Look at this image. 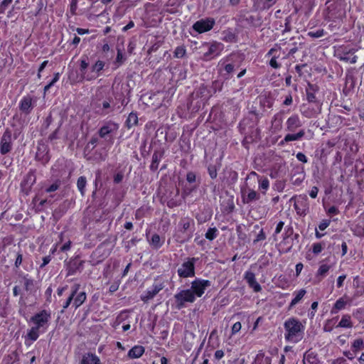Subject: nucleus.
I'll use <instances>...</instances> for the list:
<instances>
[{"instance_id":"nucleus-1","label":"nucleus","mask_w":364,"mask_h":364,"mask_svg":"<svg viewBox=\"0 0 364 364\" xmlns=\"http://www.w3.org/2000/svg\"><path fill=\"white\" fill-rule=\"evenodd\" d=\"M284 338L288 342L296 343L304 336V326L296 318H289L284 323Z\"/></svg>"},{"instance_id":"nucleus-2","label":"nucleus","mask_w":364,"mask_h":364,"mask_svg":"<svg viewBox=\"0 0 364 364\" xmlns=\"http://www.w3.org/2000/svg\"><path fill=\"white\" fill-rule=\"evenodd\" d=\"M198 260L196 257H187L177 270L178 275L181 278L193 277L195 276V264Z\"/></svg>"},{"instance_id":"nucleus-3","label":"nucleus","mask_w":364,"mask_h":364,"mask_svg":"<svg viewBox=\"0 0 364 364\" xmlns=\"http://www.w3.org/2000/svg\"><path fill=\"white\" fill-rule=\"evenodd\" d=\"M356 50L354 48L341 46L336 50L335 56L341 61L353 64L357 60V56L354 55Z\"/></svg>"},{"instance_id":"nucleus-4","label":"nucleus","mask_w":364,"mask_h":364,"mask_svg":"<svg viewBox=\"0 0 364 364\" xmlns=\"http://www.w3.org/2000/svg\"><path fill=\"white\" fill-rule=\"evenodd\" d=\"M174 299L178 309L183 308L186 302L193 303L196 301L194 292L190 289L180 291L174 295Z\"/></svg>"},{"instance_id":"nucleus-5","label":"nucleus","mask_w":364,"mask_h":364,"mask_svg":"<svg viewBox=\"0 0 364 364\" xmlns=\"http://www.w3.org/2000/svg\"><path fill=\"white\" fill-rule=\"evenodd\" d=\"M204 48H207V50L203 53L201 58L203 60L208 61L220 54L223 46L215 42L211 44H205Z\"/></svg>"},{"instance_id":"nucleus-6","label":"nucleus","mask_w":364,"mask_h":364,"mask_svg":"<svg viewBox=\"0 0 364 364\" xmlns=\"http://www.w3.org/2000/svg\"><path fill=\"white\" fill-rule=\"evenodd\" d=\"M13 148L12 134L9 129H6L1 137L0 153L5 155L10 152Z\"/></svg>"},{"instance_id":"nucleus-7","label":"nucleus","mask_w":364,"mask_h":364,"mask_svg":"<svg viewBox=\"0 0 364 364\" xmlns=\"http://www.w3.org/2000/svg\"><path fill=\"white\" fill-rule=\"evenodd\" d=\"M211 282L209 280L196 279L191 282V287L190 289L194 292L195 296L200 297L204 294L205 290L210 287Z\"/></svg>"},{"instance_id":"nucleus-8","label":"nucleus","mask_w":364,"mask_h":364,"mask_svg":"<svg viewBox=\"0 0 364 364\" xmlns=\"http://www.w3.org/2000/svg\"><path fill=\"white\" fill-rule=\"evenodd\" d=\"M165 285L163 282L155 280V282L152 287L147 289L143 294L141 295L140 298L144 302L152 299L161 290L164 288Z\"/></svg>"},{"instance_id":"nucleus-9","label":"nucleus","mask_w":364,"mask_h":364,"mask_svg":"<svg viewBox=\"0 0 364 364\" xmlns=\"http://www.w3.org/2000/svg\"><path fill=\"white\" fill-rule=\"evenodd\" d=\"M119 124L113 121L109 120L105 122L98 131L99 136L102 139H105L108 136H112L115 134L119 129Z\"/></svg>"},{"instance_id":"nucleus-10","label":"nucleus","mask_w":364,"mask_h":364,"mask_svg":"<svg viewBox=\"0 0 364 364\" xmlns=\"http://www.w3.org/2000/svg\"><path fill=\"white\" fill-rule=\"evenodd\" d=\"M215 20L212 18H207L197 21L193 25V28L198 33H203L210 31L214 25Z\"/></svg>"},{"instance_id":"nucleus-11","label":"nucleus","mask_w":364,"mask_h":364,"mask_svg":"<svg viewBox=\"0 0 364 364\" xmlns=\"http://www.w3.org/2000/svg\"><path fill=\"white\" fill-rule=\"evenodd\" d=\"M50 314L46 310H43L31 317V321L35 324L33 327L41 330L48 322Z\"/></svg>"},{"instance_id":"nucleus-12","label":"nucleus","mask_w":364,"mask_h":364,"mask_svg":"<svg viewBox=\"0 0 364 364\" xmlns=\"http://www.w3.org/2000/svg\"><path fill=\"white\" fill-rule=\"evenodd\" d=\"M328 13L326 18L329 20L336 19L341 17L344 14V11H341V4L335 2L332 3L327 7Z\"/></svg>"},{"instance_id":"nucleus-13","label":"nucleus","mask_w":364,"mask_h":364,"mask_svg":"<svg viewBox=\"0 0 364 364\" xmlns=\"http://www.w3.org/2000/svg\"><path fill=\"white\" fill-rule=\"evenodd\" d=\"M36 159L43 164H46L49 161L50 157L48 156V148L45 144H38Z\"/></svg>"},{"instance_id":"nucleus-14","label":"nucleus","mask_w":364,"mask_h":364,"mask_svg":"<svg viewBox=\"0 0 364 364\" xmlns=\"http://www.w3.org/2000/svg\"><path fill=\"white\" fill-rule=\"evenodd\" d=\"M244 279L246 280L249 287L252 288L255 292H259L262 290L260 284L257 282L255 274L251 271H247L245 273Z\"/></svg>"},{"instance_id":"nucleus-15","label":"nucleus","mask_w":364,"mask_h":364,"mask_svg":"<svg viewBox=\"0 0 364 364\" xmlns=\"http://www.w3.org/2000/svg\"><path fill=\"white\" fill-rule=\"evenodd\" d=\"M179 227L181 228V231L183 232H186L190 231L189 237H191L193 232L194 231L195 223L192 218L188 217H185L181 219L179 222Z\"/></svg>"},{"instance_id":"nucleus-16","label":"nucleus","mask_w":364,"mask_h":364,"mask_svg":"<svg viewBox=\"0 0 364 364\" xmlns=\"http://www.w3.org/2000/svg\"><path fill=\"white\" fill-rule=\"evenodd\" d=\"M89 63L85 58L80 60V73H81V81L86 80L91 81L97 78V75L87 73L86 69L87 68Z\"/></svg>"},{"instance_id":"nucleus-17","label":"nucleus","mask_w":364,"mask_h":364,"mask_svg":"<svg viewBox=\"0 0 364 364\" xmlns=\"http://www.w3.org/2000/svg\"><path fill=\"white\" fill-rule=\"evenodd\" d=\"M33 107V100L31 96L23 97L19 103L20 110L25 114H29Z\"/></svg>"},{"instance_id":"nucleus-18","label":"nucleus","mask_w":364,"mask_h":364,"mask_svg":"<svg viewBox=\"0 0 364 364\" xmlns=\"http://www.w3.org/2000/svg\"><path fill=\"white\" fill-rule=\"evenodd\" d=\"M294 208L299 215H305L309 210L307 200L304 198L296 200L294 203Z\"/></svg>"},{"instance_id":"nucleus-19","label":"nucleus","mask_w":364,"mask_h":364,"mask_svg":"<svg viewBox=\"0 0 364 364\" xmlns=\"http://www.w3.org/2000/svg\"><path fill=\"white\" fill-rule=\"evenodd\" d=\"M286 124L287 129L289 132H294L297 128L301 126V122L299 116L294 114L287 120Z\"/></svg>"},{"instance_id":"nucleus-20","label":"nucleus","mask_w":364,"mask_h":364,"mask_svg":"<svg viewBox=\"0 0 364 364\" xmlns=\"http://www.w3.org/2000/svg\"><path fill=\"white\" fill-rule=\"evenodd\" d=\"M80 364H101V361L96 355L86 353L82 356Z\"/></svg>"},{"instance_id":"nucleus-21","label":"nucleus","mask_w":364,"mask_h":364,"mask_svg":"<svg viewBox=\"0 0 364 364\" xmlns=\"http://www.w3.org/2000/svg\"><path fill=\"white\" fill-rule=\"evenodd\" d=\"M243 195V200L246 203H250L252 201L258 200L260 198L259 194L257 193L255 190L249 188L247 191V194L245 195L244 192H242Z\"/></svg>"},{"instance_id":"nucleus-22","label":"nucleus","mask_w":364,"mask_h":364,"mask_svg":"<svg viewBox=\"0 0 364 364\" xmlns=\"http://www.w3.org/2000/svg\"><path fill=\"white\" fill-rule=\"evenodd\" d=\"M144 348L141 346H135L132 347L128 352V356L130 358H139L144 353Z\"/></svg>"},{"instance_id":"nucleus-23","label":"nucleus","mask_w":364,"mask_h":364,"mask_svg":"<svg viewBox=\"0 0 364 364\" xmlns=\"http://www.w3.org/2000/svg\"><path fill=\"white\" fill-rule=\"evenodd\" d=\"M257 181L259 183V188L263 194H266L267 191L269 187V181L267 177L257 176Z\"/></svg>"},{"instance_id":"nucleus-24","label":"nucleus","mask_w":364,"mask_h":364,"mask_svg":"<svg viewBox=\"0 0 364 364\" xmlns=\"http://www.w3.org/2000/svg\"><path fill=\"white\" fill-rule=\"evenodd\" d=\"M73 299V306L75 309L80 307L86 300L87 296L85 292L82 291L75 296Z\"/></svg>"},{"instance_id":"nucleus-25","label":"nucleus","mask_w":364,"mask_h":364,"mask_svg":"<svg viewBox=\"0 0 364 364\" xmlns=\"http://www.w3.org/2000/svg\"><path fill=\"white\" fill-rule=\"evenodd\" d=\"M305 134V132L304 129H301L296 134H288L284 136L283 141L289 142L291 141H296L302 138Z\"/></svg>"},{"instance_id":"nucleus-26","label":"nucleus","mask_w":364,"mask_h":364,"mask_svg":"<svg viewBox=\"0 0 364 364\" xmlns=\"http://www.w3.org/2000/svg\"><path fill=\"white\" fill-rule=\"evenodd\" d=\"M36 177L34 171L31 170L26 176L23 183L28 188L36 183Z\"/></svg>"},{"instance_id":"nucleus-27","label":"nucleus","mask_w":364,"mask_h":364,"mask_svg":"<svg viewBox=\"0 0 364 364\" xmlns=\"http://www.w3.org/2000/svg\"><path fill=\"white\" fill-rule=\"evenodd\" d=\"M316 90V86L312 84H309L306 88V99L309 102H314L316 100L314 92Z\"/></svg>"},{"instance_id":"nucleus-28","label":"nucleus","mask_w":364,"mask_h":364,"mask_svg":"<svg viewBox=\"0 0 364 364\" xmlns=\"http://www.w3.org/2000/svg\"><path fill=\"white\" fill-rule=\"evenodd\" d=\"M337 327L341 328H352L353 323L350 320V316L348 314L343 315L341 318V320L338 323Z\"/></svg>"},{"instance_id":"nucleus-29","label":"nucleus","mask_w":364,"mask_h":364,"mask_svg":"<svg viewBox=\"0 0 364 364\" xmlns=\"http://www.w3.org/2000/svg\"><path fill=\"white\" fill-rule=\"evenodd\" d=\"M105 63L102 60H97L95 65L92 66L91 73L90 74L97 75V77L100 75V73L103 70Z\"/></svg>"},{"instance_id":"nucleus-30","label":"nucleus","mask_w":364,"mask_h":364,"mask_svg":"<svg viewBox=\"0 0 364 364\" xmlns=\"http://www.w3.org/2000/svg\"><path fill=\"white\" fill-rule=\"evenodd\" d=\"M138 123V117L136 113L131 112L126 120L127 127L130 129Z\"/></svg>"},{"instance_id":"nucleus-31","label":"nucleus","mask_w":364,"mask_h":364,"mask_svg":"<svg viewBox=\"0 0 364 364\" xmlns=\"http://www.w3.org/2000/svg\"><path fill=\"white\" fill-rule=\"evenodd\" d=\"M82 266V262L77 263L76 262L69 264L67 268V276L74 275L77 270L79 269Z\"/></svg>"},{"instance_id":"nucleus-32","label":"nucleus","mask_w":364,"mask_h":364,"mask_svg":"<svg viewBox=\"0 0 364 364\" xmlns=\"http://www.w3.org/2000/svg\"><path fill=\"white\" fill-rule=\"evenodd\" d=\"M296 294L295 297L291 300L290 303V307L294 306L296 304H298L301 299L304 297V296L306 294L305 289H300L297 292L294 293Z\"/></svg>"},{"instance_id":"nucleus-33","label":"nucleus","mask_w":364,"mask_h":364,"mask_svg":"<svg viewBox=\"0 0 364 364\" xmlns=\"http://www.w3.org/2000/svg\"><path fill=\"white\" fill-rule=\"evenodd\" d=\"M305 174L303 171H301L291 177V181L294 185L299 186L303 180L304 179Z\"/></svg>"},{"instance_id":"nucleus-34","label":"nucleus","mask_w":364,"mask_h":364,"mask_svg":"<svg viewBox=\"0 0 364 364\" xmlns=\"http://www.w3.org/2000/svg\"><path fill=\"white\" fill-rule=\"evenodd\" d=\"M87 184V179L85 176H80L77 181V186L82 196L85 195V188Z\"/></svg>"},{"instance_id":"nucleus-35","label":"nucleus","mask_w":364,"mask_h":364,"mask_svg":"<svg viewBox=\"0 0 364 364\" xmlns=\"http://www.w3.org/2000/svg\"><path fill=\"white\" fill-rule=\"evenodd\" d=\"M346 305V302L342 298H341L336 301V303L331 310V312L333 314H336L338 311L344 309Z\"/></svg>"},{"instance_id":"nucleus-36","label":"nucleus","mask_w":364,"mask_h":364,"mask_svg":"<svg viewBox=\"0 0 364 364\" xmlns=\"http://www.w3.org/2000/svg\"><path fill=\"white\" fill-rule=\"evenodd\" d=\"M160 159H161V156L159 154L158 152L155 151L153 154L151 164L150 166V168L152 171H156L158 168Z\"/></svg>"},{"instance_id":"nucleus-37","label":"nucleus","mask_w":364,"mask_h":364,"mask_svg":"<svg viewBox=\"0 0 364 364\" xmlns=\"http://www.w3.org/2000/svg\"><path fill=\"white\" fill-rule=\"evenodd\" d=\"M23 285L26 291H31L34 287V280L24 276L23 278Z\"/></svg>"},{"instance_id":"nucleus-38","label":"nucleus","mask_w":364,"mask_h":364,"mask_svg":"<svg viewBox=\"0 0 364 364\" xmlns=\"http://www.w3.org/2000/svg\"><path fill=\"white\" fill-rule=\"evenodd\" d=\"M352 350L354 353L364 348V341L362 338L356 339L352 344Z\"/></svg>"},{"instance_id":"nucleus-39","label":"nucleus","mask_w":364,"mask_h":364,"mask_svg":"<svg viewBox=\"0 0 364 364\" xmlns=\"http://www.w3.org/2000/svg\"><path fill=\"white\" fill-rule=\"evenodd\" d=\"M40 330L37 328L32 327L27 333V336L32 341H35L38 339L39 336Z\"/></svg>"},{"instance_id":"nucleus-40","label":"nucleus","mask_w":364,"mask_h":364,"mask_svg":"<svg viewBox=\"0 0 364 364\" xmlns=\"http://www.w3.org/2000/svg\"><path fill=\"white\" fill-rule=\"evenodd\" d=\"M218 235V229L216 228H210L205 235V237L206 239L209 240H213L215 238H216Z\"/></svg>"},{"instance_id":"nucleus-41","label":"nucleus","mask_w":364,"mask_h":364,"mask_svg":"<svg viewBox=\"0 0 364 364\" xmlns=\"http://www.w3.org/2000/svg\"><path fill=\"white\" fill-rule=\"evenodd\" d=\"M61 185V182L60 180H56L50 186L46 187L45 188V192L48 193H51L57 191Z\"/></svg>"},{"instance_id":"nucleus-42","label":"nucleus","mask_w":364,"mask_h":364,"mask_svg":"<svg viewBox=\"0 0 364 364\" xmlns=\"http://www.w3.org/2000/svg\"><path fill=\"white\" fill-rule=\"evenodd\" d=\"M186 53V50L184 46H178L174 50L173 55L175 58H181Z\"/></svg>"},{"instance_id":"nucleus-43","label":"nucleus","mask_w":364,"mask_h":364,"mask_svg":"<svg viewBox=\"0 0 364 364\" xmlns=\"http://www.w3.org/2000/svg\"><path fill=\"white\" fill-rule=\"evenodd\" d=\"M151 245L156 249L161 247L162 243L159 235L154 234L151 237Z\"/></svg>"},{"instance_id":"nucleus-44","label":"nucleus","mask_w":364,"mask_h":364,"mask_svg":"<svg viewBox=\"0 0 364 364\" xmlns=\"http://www.w3.org/2000/svg\"><path fill=\"white\" fill-rule=\"evenodd\" d=\"M259 4H262V9H268L276 3V0H259Z\"/></svg>"},{"instance_id":"nucleus-45","label":"nucleus","mask_w":364,"mask_h":364,"mask_svg":"<svg viewBox=\"0 0 364 364\" xmlns=\"http://www.w3.org/2000/svg\"><path fill=\"white\" fill-rule=\"evenodd\" d=\"M325 34V31L323 29H318L315 31H309L307 35L313 38H318L323 36Z\"/></svg>"},{"instance_id":"nucleus-46","label":"nucleus","mask_w":364,"mask_h":364,"mask_svg":"<svg viewBox=\"0 0 364 364\" xmlns=\"http://www.w3.org/2000/svg\"><path fill=\"white\" fill-rule=\"evenodd\" d=\"M330 269V266L327 264H322L319 267L317 272V277L321 276V277H324L326 274L328 272Z\"/></svg>"},{"instance_id":"nucleus-47","label":"nucleus","mask_w":364,"mask_h":364,"mask_svg":"<svg viewBox=\"0 0 364 364\" xmlns=\"http://www.w3.org/2000/svg\"><path fill=\"white\" fill-rule=\"evenodd\" d=\"M277 58H279V55H273L269 61V65L274 69H278L281 67V64L277 61Z\"/></svg>"},{"instance_id":"nucleus-48","label":"nucleus","mask_w":364,"mask_h":364,"mask_svg":"<svg viewBox=\"0 0 364 364\" xmlns=\"http://www.w3.org/2000/svg\"><path fill=\"white\" fill-rule=\"evenodd\" d=\"M13 0H3L0 5V13L4 14Z\"/></svg>"},{"instance_id":"nucleus-49","label":"nucleus","mask_w":364,"mask_h":364,"mask_svg":"<svg viewBox=\"0 0 364 364\" xmlns=\"http://www.w3.org/2000/svg\"><path fill=\"white\" fill-rule=\"evenodd\" d=\"M208 173L211 178L214 179L217 177V168L214 165H210L208 168Z\"/></svg>"},{"instance_id":"nucleus-50","label":"nucleus","mask_w":364,"mask_h":364,"mask_svg":"<svg viewBox=\"0 0 364 364\" xmlns=\"http://www.w3.org/2000/svg\"><path fill=\"white\" fill-rule=\"evenodd\" d=\"M73 299H74V296L70 294L69 296L68 297L67 300L63 304V309L61 311V313H63L65 309H66L70 305Z\"/></svg>"},{"instance_id":"nucleus-51","label":"nucleus","mask_w":364,"mask_h":364,"mask_svg":"<svg viewBox=\"0 0 364 364\" xmlns=\"http://www.w3.org/2000/svg\"><path fill=\"white\" fill-rule=\"evenodd\" d=\"M323 250V247L321 243H315L313 245L312 250L316 255L319 254Z\"/></svg>"},{"instance_id":"nucleus-52","label":"nucleus","mask_w":364,"mask_h":364,"mask_svg":"<svg viewBox=\"0 0 364 364\" xmlns=\"http://www.w3.org/2000/svg\"><path fill=\"white\" fill-rule=\"evenodd\" d=\"M331 221L329 220H323L318 225V228L320 230H324L326 228L328 227Z\"/></svg>"},{"instance_id":"nucleus-53","label":"nucleus","mask_w":364,"mask_h":364,"mask_svg":"<svg viewBox=\"0 0 364 364\" xmlns=\"http://www.w3.org/2000/svg\"><path fill=\"white\" fill-rule=\"evenodd\" d=\"M263 358H264V353H259L256 355L255 360L253 361V363L252 364H262Z\"/></svg>"},{"instance_id":"nucleus-54","label":"nucleus","mask_w":364,"mask_h":364,"mask_svg":"<svg viewBox=\"0 0 364 364\" xmlns=\"http://www.w3.org/2000/svg\"><path fill=\"white\" fill-rule=\"evenodd\" d=\"M265 238H266V235H265L263 230L262 229L260 230V232L258 233V235H257L256 239L254 240V243L261 241V240H265Z\"/></svg>"},{"instance_id":"nucleus-55","label":"nucleus","mask_w":364,"mask_h":364,"mask_svg":"<svg viewBox=\"0 0 364 364\" xmlns=\"http://www.w3.org/2000/svg\"><path fill=\"white\" fill-rule=\"evenodd\" d=\"M79 0H71L70 4V12L73 15L75 14V11L77 9V4Z\"/></svg>"},{"instance_id":"nucleus-56","label":"nucleus","mask_w":364,"mask_h":364,"mask_svg":"<svg viewBox=\"0 0 364 364\" xmlns=\"http://www.w3.org/2000/svg\"><path fill=\"white\" fill-rule=\"evenodd\" d=\"M241 326H241L240 322L235 323L232 327V333L235 334V333L239 332L241 329Z\"/></svg>"},{"instance_id":"nucleus-57","label":"nucleus","mask_w":364,"mask_h":364,"mask_svg":"<svg viewBox=\"0 0 364 364\" xmlns=\"http://www.w3.org/2000/svg\"><path fill=\"white\" fill-rule=\"evenodd\" d=\"M22 261H23V255L21 252H18L17 255H16V259L15 261V266L16 267H18L21 264Z\"/></svg>"},{"instance_id":"nucleus-58","label":"nucleus","mask_w":364,"mask_h":364,"mask_svg":"<svg viewBox=\"0 0 364 364\" xmlns=\"http://www.w3.org/2000/svg\"><path fill=\"white\" fill-rule=\"evenodd\" d=\"M186 180L189 183H193L196 181V174L193 172H188L186 175Z\"/></svg>"},{"instance_id":"nucleus-59","label":"nucleus","mask_w":364,"mask_h":364,"mask_svg":"<svg viewBox=\"0 0 364 364\" xmlns=\"http://www.w3.org/2000/svg\"><path fill=\"white\" fill-rule=\"evenodd\" d=\"M124 178V175L122 173L119 172V173H117L114 176V182L115 183H119L122 179Z\"/></svg>"},{"instance_id":"nucleus-60","label":"nucleus","mask_w":364,"mask_h":364,"mask_svg":"<svg viewBox=\"0 0 364 364\" xmlns=\"http://www.w3.org/2000/svg\"><path fill=\"white\" fill-rule=\"evenodd\" d=\"M296 159L303 162V163H306L307 162V158L306 156H305V154H304L303 153L301 152H299L297 154H296Z\"/></svg>"},{"instance_id":"nucleus-61","label":"nucleus","mask_w":364,"mask_h":364,"mask_svg":"<svg viewBox=\"0 0 364 364\" xmlns=\"http://www.w3.org/2000/svg\"><path fill=\"white\" fill-rule=\"evenodd\" d=\"M51 260V257L50 255L46 256L43 258V263L40 265V268H43L46 265H47L50 261Z\"/></svg>"},{"instance_id":"nucleus-62","label":"nucleus","mask_w":364,"mask_h":364,"mask_svg":"<svg viewBox=\"0 0 364 364\" xmlns=\"http://www.w3.org/2000/svg\"><path fill=\"white\" fill-rule=\"evenodd\" d=\"M346 278V275H345V274H343V275H341L338 277V278L337 279V287L338 288H340L343 286V283Z\"/></svg>"},{"instance_id":"nucleus-63","label":"nucleus","mask_w":364,"mask_h":364,"mask_svg":"<svg viewBox=\"0 0 364 364\" xmlns=\"http://www.w3.org/2000/svg\"><path fill=\"white\" fill-rule=\"evenodd\" d=\"M80 288V284H74L72 287H71V293H70V295L73 296L75 297V296L77 294V291Z\"/></svg>"},{"instance_id":"nucleus-64","label":"nucleus","mask_w":364,"mask_h":364,"mask_svg":"<svg viewBox=\"0 0 364 364\" xmlns=\"http://www.w3.org/2000/svg\"><path fill=\"white\" fill-rule=\"evenodd\" d=\"M224 69H225V70L226 71L227 73L230 74V73L233 72V70H234V65L232 64H231V63H228V64L225 65Z\"/></svg>"}]
</instances>
